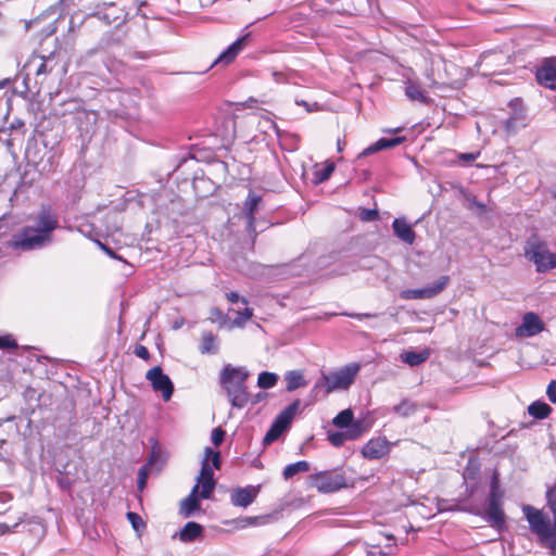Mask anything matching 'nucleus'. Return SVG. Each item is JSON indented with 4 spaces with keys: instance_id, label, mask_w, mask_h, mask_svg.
I'll list each match as a JSON object with an SVG mask.
<instances>
[{
    "instance_id": "1",
    "label": "nucleus",
    "mask_w": 556,
    "mask_h": 556,
    "mask_svg": "<svg viewBox=\"0 0 556 556\" xmlns=\"http://www.w3.org/2000/svg\"><path fill=\"white\" fill-rule=\"evenodd\" d=\"M59 227V219L49 206H41L33 225H27L15 232L9 247L14 250L33 251L42 249L53 240V231Z\"/></svg>"
},
{
    "instance_id": "2",
    "label": "nucleus",
    "mask_w": 556,
    "mask_h": 556,
    "mask_svg": "<svg viewBox=\"0 0 556 556\" xmlns=\"http://www.w3.org/2000/svg\"><path fill=\"white\" fill-rule=\"evenodd\" d=\"M547 506L553 514V522L541 509L531 505H523L522 513L529 523V528L541 543L556 551V485L546 493Z\"/></svg>"
},
{
    "instance_id": "3",
    "label": "nucleus",
    "mask_w": 556,
    "mask_h": 556,
    "mask_svg": "<svg viewBox=\"0 0 556 556\" xmlns=\"http://www.w3.org/2000/svg\"><path fill=\"white\" fill-rule=\"evenodd\" d=\"M249 371L245 367L226 365L220 372V383L233 407L242 408L249 402L245 381Z\"/></svg>"
},
{
    "instance_id": "4",
    "label": "nucleus",
    "mask_w": 556,
    "mask_h": 556,
    "mask_svg": "<svg viewBox=\"0 0 556 556\" xmlns=\"http://www.w3.org/2000/svg\"><path fill=\"white\" fill-rule=\"evenodd\" d=\"M220 465L219 452H214L211 447H205L204 458L201 462V470L197 477V483L193 486L197 488V493L202 500L211 497L216 485L213 468L219 469Z\"/></svg>"
},
{
    "instance_id": "5",
    "label": "nucleus",
    "mask_w": 556,
    "mask_h": 556,
    "mask_svg": "<svg viewBox=\"0 0 556 556\" xmlns=\"http://www.w3.org/2000/svg\"><path fill=\"white\" fill-rule=\"evenodd\" d=\"M361 370L358 363L348 364L338 370L324 374L315 383V389H323L326 394L338 390H348Z\"/></svg>"
},
{
    "instance_id": "6",
    "label": "nucleus",
    "mask_w": 556,
    "mask_h": 556,
    "mask_svg": "<svg viewBox=\"0 0 556 556\" xmlns=\"http://www.w3.org/2000/svg\"><path fill=\"white\" fill-rule=\"evenodd\" d=\"M525 257L535 265L538 273H546L556 267V254L536 236H531L525 244Z\"/></svg>"
},
{
    "instance_id": "7",
    "label": "nucleus",
    "mask_w": 556,
    "mask_h": 556,
    "mask_svg": "<svg viewBox=\"0 0 556 556\" xmlns=\"http://www.w3.org/2000/svg\"><path fill=\"white\" fill-rule=\"evenodd\" d=\"M504 493L500 489L498 477L496 473L493 475L489 494V507L486 510L488 522L498 530L505 526V514L502 508V500Z\"/></svg>"
},
{
    "instance_id": "8",
    "label": "nucleus",
    "mask_w": 556,
    "mask_h": 556,
    "mask_svg": "<svg viewBox=\"0 0 556 556\" xmlns=\"http://www.w3.org/2000/svg\"><path fill=\"white\" fill-rule=\"evenodd\" d=\"M300 406V401L296 400L290 405H288L275 419L270 429L264 437V443L269 444L276 441L283 431L288 429L292 419L296 415Z\"/></svg>"
},
{
    "instance_id": "9",
    "label": "nucleus",
    "mask_w": 556,
    "mask_h": 556,
    "mask_svg": "<svg viewBox=\"0 0 556 556\" xmlns=\"http://www.w3.org/2000/svg\"><path fill=\"white\" fill-rule=\"evenodd\" d=\"M312 485L318 491L330 493L346 485V480L340 471H324L311 476Z\"/></svg>"
},
{
    "instance_id": "10",
    "label": "nucleus",
    "mask_w": 556,
    "mask_h": 556,
    "mask_svg": "<svg viewBox=\"0 0 556 556\" xmlns=\"http://www.w3.org/2000/svg\"><path fill=\"white\" fill-rule=\"evenodd\" d=\"M450 277L441 276L435 282L421 289H407L400 292L403 300L431 299L440 294L448 285Z\"/></svg>"
},
{
    "instance_id": "11",
    "label": "nucleus",
    "mask_w": 556,
    "mask_h": 556,
    "mask_svg": "<svg viewBox=\"0 0 556 556\" xmlns=\"http://www.w3.org/2000/svg\"><path fill=\"white\" fill-rule=\"evenodd\" d=\"M146 378L151 382L155 392L162 393V397L165 402L170 400L174 392V384L169 377L163 372L161 367L155 366L149 369Z\"/></svg>"
},
{
    "instance_id": "12",
    "label": "nucleus",
    "mask_w": 556,
    "mask_h": 556,
    "mask_svg": "<svg viewBox=\"0 0 556 556\" xmlns=\"http://www.w3.org/2000/svg\"><path fill=\"white\" fill-rule=\"evenodd\" d=\"M365 431L364 422L356 420L345 431L328 432V440L333 446L339 447L342 446L345 441L361 438Z\"/></svg>"
},
{
    "instance_id": "13",
    "label": "nucleus",
    "mask_w": 556,
    "mask_h": 556,
    "mask_svg": "<svg viewBox=\"0 0 556 556\" xmlns=\"http://www.w3.org/2000/svg\"><path fill=\"white\" fill-rule=\"evenodd\" d=\"M393 445L394 443L384 437L372 438L363 446L362 455L370 460L379 459L389 454Z\"/></svg>"
},
{
    "instance_id": "14",
    "label": "nucleus",
    "mask_w": 556,
    "mask_h": 556,
    "mask_svg": "<svg viewBox=\"0 0 556 556\" xmlns=\"http://www.w3.org/2000/svg\"><path fill=\"white\" fill-rule=\"evenodd\" d=\"M544 330V324L535 313H526L521 324L516 328V336L520 338H530Z\"/></svg>"
},
{
    "instance_id": "15",
    "label": "nucleus",
    "mask_w": 556,
    "mask_h": 556,
    "mask_svg": "<svg viewBox=\"0 0 556 556\" xmlns=\"http://www.w3.org/2000/svg\"><path fill=\"white\" fill-rule=\"evenodd\" d=\"M52 56L33 55L26 63L25 67L29 71H34L37 79L42 83L47 75L50 74L54 68Z\"/></svg>"
},
{
    "instance_id": "16",
    "label": "nucleus",
    "mask_w": 556,
    "mask_h": 556,
    "mask_svg": "<svg viewBox=\"0 0 556 556\" xmlns=\"http://www.w3.org/2000/svg\"><path fill=\"white\" fill-rule=\"evenodd\" d=\"M260 492V486L248 485L236 488L230 494V501L233 506L247 507L251 505Z\"/></svg>"
},
{
    "instance_id": "17",
    "label": "nucleus",
    "mask_w": 556,
    "mask_h": 556,
    "mask_svg": "<svg viewBox=\"0 0 556 556\" xmlns=\"http://www.w3.org/2000/svg\"><path fill=\"white\" fill-rule=\"evenodd\" d=\"M248 39V35L238 38L233 43H231L225 51H223L219 56L214 61L213 65L224 64L227 65L231 63L239 52L245 46Z\"/></svg>"
},
{
    "instance_id": "18",
    "label": "nucleus",
    "mask_w": 556,
    "mask_h": 556,
    "mask_svg": "<svg viewBox=\"0 0 556 556\" xmlns=\"http://www.w3.org/2000/svg\"><path fill=\"white\" fill-rule=\"evenodd\" d=\"M392 228L395 236L407 244H413L416 239V233L412 226L407 224L404 218H395L392 223Z\"/></svg>"
},
{
    "instance_id": "19",
    "label": "nucleus",
    "mask_w": 556,
    "mask_h": 556,
    "mask_svg": "<svg viewBox=\"0 0 556 556\" xmlns=\"http://www.w3.org/2000/svg\"><path fill=\"white\" fill-rule=\"evenodd\" d=\"M404 141H405V137H395V138H391V139L381 138L378 141H376L375 143H372L369 147H367L366 149H364L359 153L358 157H364V156L370 155L372 153H376V152L384 150V149L394 148Z\"/></svg>"
},
{
    "instance_id": "20",
    "label": "nucleus",
    "mask_w": 556,
    "mask_h": 556,
    "mask_svg": "<svg viewBox=\"0 0 556 556\" xmlns=\"http://www.w3.org/2000/svg\"><path fill=\"white\" fill-rule=\"evenodd\" d=\"M536 78L541 85L549 89H556V66L545 64L538 71Z\"/></svg>"
},
{
    "instance_id": "21",
    "label": "nucleus",
    "mask_w": 556,
    "mask_h": 556,
    "mask_svg": "<svg viewBox=\"0 0 556 556\" xmlns=\"http://www.w3.org/2000/svg\"><path fill=\"white\" fill-rule=\"evenodd\" d=\"M200 495L197 493V488H192L190 494L181 501L180 513L185 517H190L195 510L200 508Z\"/></svg>"
},
{
    "instance_id": "22",
    "label": "nucleus",
    "mask_w": 556,
    "mask_h": 556,
    "mask_svg": "<svg viewBox=\"0 0 556 556\" xmlns=\"http://www.w3.org/2000/svg\"><path fill=\"white\" fill-rule=\"evenodd\" d=\"M405 94L412 101H418L420 103H428L429 98L421 86L413 80H408L405 86Z\"/></svg>"
},
{
    "instance_id": "23",
    "label": "nucleus",
    "mask_w": 556,
    "mask_h": 556,
    "mask_svg": "<svg viewBox=\"0 0 556 556\" xmlns=\"http://www.w3.org/2000/svg\"><path fill=\"white\" fill-rule=\"evenodd\" d=\"M260 203L261 197L254 192H250L243 206V212L248 217V223L250 226H252L255 220L254 213L256 212Z\"/></svg>"
},
{
    "instance_id": "24",
    "label": "nucleus",
    "mask_w": 556,
    "mask_h": 556,
    "mask_svg": "<svg viewBox=\"0 0 556 556\" xmlns=\"http://www.w3.org/2000/svg\"><path fill=\"white\" fill-rule=\"evenodd\" d=\"M202 533V527L194 522L189 521L185 525V527L179 532V539L182 542H192L197 538H199Z\"/></svg>"
},
{
    "instance_id": "25",
    "label": "nucleus",
    "mask_w": 556,
    "mask_h": 556,
    "mask_svg": "<svg viewBox=\"0 0 556 556\" xmlns=\"http://www.w3.org/2000/svg\"><path fill=\"white\" fill-rule=\"evenodd\" d=\"M430 356L428 350L421 352L407 351L401 355V359L409 366H418L425 363Z\"/></svg>"
},
{
    "instance_id": "26",
    "label": "nucleus",
    "mask_w": 556,
    "mask_h": 556,
    "mask_svg": "<svg viewBox=\"0 0 556 556\" xmlns=\"http://www.w3.org/2000/svg\"><path fill=\"white\" fill-rule=\"evenodd\" d=\"M285 380L287 383L286 389L289 392L306 386V381L300 370H290L286 372Z\"/></svg>"
},
{
    "instance_id": "27",
    "label": "nucleus",
    "mask_w": 556,
    "mask_h": 556,
    "mask_svg": "<svg viewBox=\"0 0 556 556\" xmlns=\"http://www.w3.org/2000/svg\"><path fill=\"white\" fill-rule=\"evenodd\" d=\"M218 350L217 338L212 332L202 334L200 352L202 354H215Z\"/></svg>"
},
{
    "instance_id": "28",
    "label": "nucleus",
    "mask_w": 556,
    "mask_h": 556,
    "mask_svg": "<svg viewBox=\"0 0 556 556\" xmlns=\"http://www.w3.org/2000/svg\"><path fill=\"white\" fill-rule=\"evenodd\" d=\"M551 412H552L551 406L547 405L546 403L540 402V401L533 402L528 407V413L532 417L538 418V419H544V418L548 417Z\"/></svg>"
},
{
    "instance_id": "29",
    "label": "nucleus",
    "mask_w": 556,
    "mask_h": 556,
    "mask_svg": "<svg viewBox=\"0 0 556 556\" xmlns=\"http://www.w3.org/2000/svg\"><path fill=\"white\" fill-rule=\"evenodd\" d=\"M354 420V414L353 410L350 408H346L342 412H340L333 419L332 425L338 428H345L349 429V427L355 422Z\"/></svg>"
},
{
    "instance_id": "30",
    "label": "nucleus",
    "mask_w": 556,
    "mask_h": 556,
    "mask_svg": "<svg viewBox=\"0 0 556 556\" xmlns=\"http://www.w3.org/2000/svg\"><path fill=\"white\" fill-rule=\"evenodd\" d=\"M308 470L309 464L306 460H299L296 463L288 465L283 469V478L288 480L299 472H307Z\"/></svg>"
},
{
    "instance_id": "31",
    "label": "nucleus",
    "mask_w": 556,
    "mask_h": 556,
    "mask_svg": "<svg viewBox=\"0 0 556 556\" xmlns=\"http://www.w3.org/2000/svg\"><path fill=\"white\" fill-rule=\"evenodd\" d=\"M155 459H156V456L153 453L150 456L149 463L139 469L138 480H137V485H138L139 491H142L146 488L147 480H148V477L150 473V468L154 465Z\"/></svg>"
},
{
    "instance_id": "32",
    "label": "nucleus",
    "mask_w": 556,
    "mask_h": 556,
    "mask_svg": "<svg viewBox=\"0 0 556 556\" xmlns=\"http://www.w3.org/2000/svg\"><path fill=\"white\" fill-rule=\"evenodd\" d=\"M278 380V376L274 372L263 371L258 375L257 386L262 389L273 388Z\"/></svg>"
},
{
    "instance_id": "33",
    "label": "nucleus",
    "mask_w": 556,
    "mask_h": 556,
    "mask_svg": "<svg viewBox=\"0 0 556 556\" xmlns=\"http://www.w3.org/2000/svg\"><path fill=\"white\" fill-rule=\"evenodd\" d=\"M416 410L417 405L408 400L402 401L399 405L394 407V412L402 417L412 416L413 414H415Z\"/></svg>"
},
{
    "instance_id": "34",
    "label": "nucleus",
    "mask_w": 556,
    "mask_h": 556,
    "mask_svg": "<svg viewBox=\"0 0 556 556\" xmlns=\"http://www.w3.org/2000/svg\"><path fill=\"white\" fill-rule=\"evenodd\" d=\"M253 315L252 308L245 307L243 312H238L232 320V326L242 327Z\"/></svg>"
},
{
    "instance_id": "35",
    "label": "nucleus",
    "mask_w": 556,
    "mask_h": 556,
    "mask_svg": "<svg viewBox=\"0 0 556 556\" xmlns=\"http://www.w3.org/2000/svg\"><path fill=\"white\" fill-rule=\"evenodd\" d=\"M127 519L129 520L132 528L137 532H139L140 530H142L146 527L142 518L137 513H132V511L127 513Z\"/></svg>"
},
{
    "instance_id": "36",
    "label": "nucleus",
    "mask_w": 556,
    "mask_h": 556,
    "mask_svg": "<svg viewBox=\"0 0 556 556\" xmlns=\"http://www.w3.org/2000/svg\"><path fill=\"white\" fill-rule=\"evenodd\" d=\"M226 432L222 428H214L212 431L211 440L215 446H219L225 438Z\"/></svg>"
},
{
    "instance_id": "37",
    "label": "nucleus",
    "mask_w": 556,
    "mask_h": 556,
    "mask_svg": "<svg viewBox=\"0 0 556 556\" xmlns=\"http://www.w3.org/2000/svg\"><path fill=\"white\" fill-rule=\"evenodd\" d=\"M17 344L11 336H0V349H14Z\"/></svg>"
},
{
    "instance_id": "38",
    "label": "nucleus",
    "mask_w": 556,
    "mask_h": 556,
    "mask_svg": "<svg viewBox=\"0 0 556 556\" xmlns=\"http://www.w3.org/2000/svg\"><path fill=\"white\" fill-rule=\"evenodd\" d=\"M295 103L298 105H301L305 109L306 112L311 113V112H316L319 110V105L317 102H313V103H309L307 101H304V100H296Z\"/></svg>"
},
{
    "instance_id": "39",
    "label": "nucleus",
    "mask_w": 556,
    "mask_h": 556,
    "mask_svg": "<svg viewBox=\"0 0 556 556\" xmlns=\"http://www.w3.org/2000/svg\"><path fill=\"white\" fill-rule=\"evenodd\" d=\"M546 394L551 402L556 403V380L548 383Z\"/></svg>"
},
{
    "instance_id": "40",
    "label": "nucleus",
    "mask_w": 556,
    "mask_h": 556,
    "mask_svg": "<svg viewBox=\"0 0 556 556\" xmlns=\"http://www.w3.org/2000/svg\"><path fill=\"white\" fill-rule=\"evenodd\" d=\"M363 220L369 222L378 218V212L376 210H364L361 214Z\"/></svg>"
},
{
    "instance_id": "41",
    "label": "nucleus",
    "mask_w": 556,
    "mask_h": 556,
    "mask_svg": "<svg viewBox=\"0 0 556 556\" xmlns=\"http://www.w3.org/2000/svg\"><path fill=\"white\" fill-rule=\"evenodd\" d=\"M135 355L142 358V359H149L150 354L146 346L143 345H137L134 351Z\"/></svg>"
},
{
    "instance_id": "42",
    "label": "nucleus",
    "mask_w": 556,
    "mask_h": 556,
    "mask_svg": "<svg viewBox=\"0 0 556 556\" xmlns=\"http://www.w3.org/2000/svg\"><path fill=\"white\" fill-rule=\"evenodd\" d=\"M480 155V152H476V153H460L458 155V160L460 161H464V162H472L475 160H477Z\"/></svg>"
},
{
    "instance_id": "43",
    "label": "nucleus",
    "mask_w": 556,
    "mask_h": 556,
    "mask_svg": "<svg viewBox=\"0 0 556 556\" xmlns=\"http://www.w3.org/2000/svg\"><path fill=\"white\" fill-rule=\"evenodd\" d=\"M227 299L231 303H237L238 301H241L243 304H248V301L244 298H240V295L237 292H229L227 293Z\"/></svg>"
},
{
    "instance_id": "44",
    "label": "nucleus",
    "mask_w": 556,
    "mask_h": 556,
    "mask_svg": "<svg viewBox=\"0 0 556 556\" xmlns=\"http://www.w3.org/2000/svg\"><path fill=\"white\" fill-rule=\"evenodd\" d=\"M97 243L101 248V250H103L109 256H111L113 258L121 260V257L117 256L111 248L106 247L105 244L101 243L100 241H98Z\"/></svg>"
},
{
    "instance_id": "45",
    "label": "nucleus",
    "mask_w": 556,
    "mask_h": 556,
    "mask_svg": "<svg viewBox=\"0 0 556 556\" xmlns=\"http://www.w3.org/2000/svg\"><path fill=\"white\" fill-rule=\"evenodd\" d=\"M332 172H333V165L327 166L326 168L323 169L319 180H325V179L329 178V176L331 175Z\"/></svg>"
},
{
    "instance_id": "46",
    "label": "nucleus",
    "mask_w": 556,
    "mask_h": 556,
    "mask_svg": "<svg viewBox=\"0 0 556 556\" xmlns=\"http://www.w3.org/2000/svg\"><path fill=\"white\" fill-rule=\"evenodd\" d=\"M103 18L108 20L110 23H112V22H118V21H119V22H124V21L126 20V16H124V17H121V16H113V17L111 18L110 12H104V13H103Z\"/></svg>"
},
{
    "instance_id": "47",
    "label": "nucleus",
    "mask_w": 556,
    "mask_h": 556,
    "mask_svg": "<svg viewBox=\"0 0 556 556\" xmlns=\"http://www.w3.org/2000/svg\"><path fill=\"white\" fill-rule=\"evenodd\" d=\"M260 519V517H248L243 519L242 522H244V526H252L255 525Z\"/></svg>"
},
{
    "instance_id": "48",
    "label": "nucleus",
    "mask_w": 556,
    "mask_h": 556,
    "mask_svg": "<svg viewBox=\"0 0 556 556\" xmlns=\"http://www.w3.org/2000/svg\"><path fill=\"white\" fill-rule=\"evenodd\" d=\"M212 318L216 319V320H219V319L224 318V315H223V313L219 309L214 308V309H212Z\"/></svg>"
},
{
    "instance_id": "49",
    "label": "nucleus",
    "mask_w": 556,
    "mask_h": 556,
    "mask_svg": "<svg viewBox=\"0 0 556 556\" xmlns=\"http://www.w3.org/2000/svg\"><path fill=\"white\" fill-rule=\"evenodd\" d=\"M350 316L355 317L357 319H362L364 317H372V315H370V314H353V315L351 314Z\"/></svg>"
},
{
    "instance_id": "50",
    "label": "nucleus",
    "mask_w": 556,
    "mask_h": 556,
    "mask_svg": "<svg viewBox=\"0 0 556 556\" xmlns=\"http://www.w3.org/2000/svg\"><path fill=\"white\" fill-rule=\"evenodd\" d=\"M202 7L210 5L214 3L216 0H199Z\"/></svg>"
},
{
    "instance_id": "51",
    "label": "nucleus",
    "mask_w": 556,
    "mask_h": 556,
    "mask_svg": "<svg viewBox=\"0 0 556 556\" xmlns=\"http://www.w3.org/2000/svg\"><path fill=\"white\" fill-rule=\"evenodd\" d=\"M338 150L341 151L342 150V147H341V142L340 140L338 141Z\"/></svg>"
},
{
    "instance_id": "52",
    "label": "nucleus",
    "mask_w": 556,
    "mask_h": 556,
    "mask_svg": "<svg viewBox=\"0 0 556 556\" xmlns=\"http://www.w3.org/2000/svg\"><path fill=\"white\" fill-rule=\"evenodd\" d=\"M113 9H114V5H113V4H110V5L106 8V10H108V11H109V10H113Z\"/></svg>"
},
{
    "instance_id": "53",
    "label": "nucleus",
    "mask_w": 556,
    "mask_h": 556,
    "mask_svg": "<svg viewBox=\"0 0 556 556\" xmlns=\"http://www.w3.org/2000/svg\"><path fill=\"white\" fill-rule=\"evenodd\" d=\"M9 530V526H5V529L1 530L2 532L4 531H8Z\"/></svg>"
}]
</instances>
